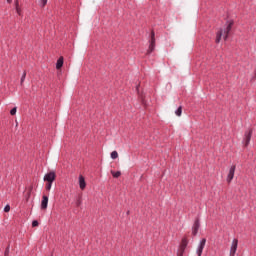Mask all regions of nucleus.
I'll return each mask as SVG.
<instances>
[{
	"mask_svg": "<svg viewBox=\"0 0 256 256\" xmlns=\"http://www.w3.org/2000/svg\"><path fill=\"white\" fill-rule=\"evenodd\" d=\"M238 245H239V240H237V238H234L232 240V244H231V248H230V255L231 256H235V254L237 253Z\"/></svg>",
	"mask_w": 256,
	"mask_h": 256,
	"instance_id": "obj_7",
	"label": "nucleus"
},
{
	"mask_svg": "<svg viewBox=\"0 0 256 256\" xmlns=\"http://www.w3.org/2000/svg\"><path fill=\"white\" fill-rule=\"evenodd\" d=\"M9 211H11V206L9 204H7L5 207H4V212L5 213H9Z\"/></svg>",
	"mask_w": 256,
	"mask_h": 256,
	"instance_id": "obj_22",
	"label": "nucleus"
},
{
	"mask_svg": "<svg viewBox=\"0 0 256 256\" xmlns=\"http://www.w3.org/2000/svg\"><path fill=\"white\" fill-rule=\"evenodd\" d=\"M231 29H233V21H227L226 27L221 28L216 34V43H221V37H223L224 41L229 39V33H231Z\"/></svg>",
	"mask_w": 256,
	"mask_h": 256,
	"instance_id": "obj_1",
	"label": "nucleus"
},
{
	"mask_svg": "<svg viewBox=\"0 0 256 256\" xmlns=\"http://www.w3.org/2000/svg\"><path fill=\"white\" fill-rule=\"evenodd\" d=\"M188 245H189V240L187 239V237H183L179 245L177 256H183V254L185 253V249H187Z\"/></svg>",
	"mask_w": 256,
	"mask_h": 256,
	"instance_id": "obj_2",
	"label": "nucleus"
},
{
	"mask_svg": "<svg viewBox=\"0 0 256 256\" xmlns=\"http://www.w3.org/2000/svg\"><path fill=\"white\" fill-rule=\"evenodd\" d=\"M9 255V247L6 248L5 250V256Z\"/></svg>",
	"mask_w": 256,
	"mask_h": 256,
	"instance_id": "obj_24",
	"label": "nucleus"
},
{
	"mask_svg": "<svg viewBox=\"0 0 256 256\" xmlns=\"http://www.w3.org/2000/svg\"><path fill=\"white\" fill-rule=\"evenodd\" d=\"M81 205H83V199L81 198V196H78L76 198V207H81Z\"/></svg>",
	"mask_w": 256,
	"mask_h": 256,
	"instance_id": "obj_14",
	"label": "nucleus"
},
{
	"mask_svg": "<svg viewBox=\"0 0 256 256\" xmlns=\"http://www.w3.org/2000/svg\"><path fill=\"white\" fill-rule=\"evenodd\" d=\"M79 181V187L83 191L87 187V183L85 182V177L83 175H80L78 178Z\"/></svg>",
	"mask_w": 256,
	"mask_h": 256,
	"instance_id": "obj_11",
	"label": "nucleus"
},
{
	"mask_svg": "<svg viewBox=\"0 0 256 256\" xmlns=\"http://www.w3.org/2000/svg\"><path fill=\"white\" fill-rule=\"evenodd\" d=\"M111 175L112 177H114L115 179H118V177H121V171H111Z\"/></svg>",
	"mask_w": 256,
	"mask_h": 256,
	"instance_id": "obj_15",
	"label": "nucleus"
},
{
	"mask_svg": "<svg viewBox=\"0 0 256 256\" xmlns=\"http://www.w3.org/2000/svg\"><path fill=\"white\" fill-rule=\"evenodd\" d=\"M48 205H49V196L43 195L42 201H41V209L42 210L47 209Z\"/></svg>",
	"mask_w": 256,
	"mask_h": 256,
	"instance_id": "obj_10",
	"label": "nucleus"
},
{
	"mask_svg": "<svg viewBox=\"0 0 256 256\" xmlns=\"http://www.w3.org/2000/svg\"><path fill=\"white\" fill-rule=\"evenodd\" d=\"M182 113H183V107L180 106V107H178V108L176 109L175 115H176L177 117H181Z\"/></svg>",
	"mask_w": 256,
	"mask_h": 256,
	"instance_id": "obj_13",
	"label": "nucleus"
},
{
	"mask_svg": "<svg viewBox=\"0 0 256 256\" xmlns=\"http://www.w3.org/2000/svg\"><path fill=\"white\" fill-rule=\"evenodd\" d=\"M51 187H53V182H47L46 191H51Z\"/></svg>",
	"mask_w": 256,
	"mask_h": 256,
	"instance_id": "obj_19",
	"label": "nucleus"
},
{
	"mask_svg": "<svg viewBox=\"0 0 256 256\" xmlns=\"http://www.w3.org/2000/svg\"><path fill=\"white\" fill-rule=\"evenodd\" d=\"M119 157V153L117 151L111 152V159H117Z\"/></svg>",
	"mask_w": 256,
	"mask_h": 256,
	"instance_id": "obj_18",
	"label": "nucleus"
},
{
	"mask_svg": "<svg viewBox=\"0 0 256 256\" xmlns=\"http://www.w3.org/2000/svg\"><path fill=\"white\" fill-rule=\"evenodd\" d=\"M47 1L48 0H39L40 7H45V5H47Z\"/></svg>",
	"mask_w": 256,
	"mask_h": 256,
	"instance_id": "obj_20",
	"label": "nucleus"
},
{
	"mask_svg": "<svg viewBox=\"0 0 256 256\" xmlns=\"http://www.w3.org/2000/svg\"><path fill=\"white\" fill-rule=\"evenodd\" d=\"M63 67V57H60L56 62V69H61Z\"/></svg>",
	"mask_w": 256,
	"mask_h": 256,
	"instance_id": "obj_12",
	"label": "nucleus"
},
{
	"mask_svg": "<svg viewBox=\"0 0 256 256\" xmlns=\"http://www.w3.org/2000/svg\"><path fill=\"white\" fill-rule=\"evenodd\" d=\"M207 243V239L202 238L197 246L196 255L201 256L203 255V249H205V245Z\"/></svg>",
	"mask_w": 256,
	"mask_h": 256,
	"instance_id": "obj_3",
	"label": "nucleus"
},
{
	"mask_svg": "<svg viewBox=\"0 0 256 256\" xmlns=\"http://www.w3.org/2000/svg\"><path fill=\"white\" fill-rule=\"evenodd\" d=\"M235 169H237V166L232 165L229 169L226 181L227 183H231L233 181V177H235Z\"/></svg>",
	"mask_w": 256,
	"mask_h": 256,
	"instance_id": "obj_5",
	"label": "nucleus"
},
{
	"mask_svg": "<svg viewBox=\"0 0 256 256\" xmlns=\"http://www.w3.org/2000/svg\"><path fill=\"white\" fill-rule=\"evenodd\" d=\"M26 77H27V72H23V74L21 76V80H20L21 85H23V83H25V78Z\"/></svg>",
	"mask_w": 256,
	"mask_h": 256,
	"instance_id": "obj_17",
	"label": "nucleus"
},
{
	"mask_svg": "<svg viewBox=\"0 0 256 256\" xmlns=\"http://www.w3.org/2000/svg\"><path fill=\"white\" fill-rule=\"evenodd\" d=\"M201 227V222L199 221V219H196L194 221V224L192 226V235L193 237H196V235L199 233V228Z\"/></svg>",
	"mask_w": 256,
	"mask_h": 256,
	"instance_id": "obj_9",
	"label": "nucleus"
},
{
	"mask_svg": "<svg viewBox=\"0 0 256 256\" xmlns=\"http://www.w3.org/2000/svg\"><path fill=\"white\" fill-rule=\"evenodd\" d=\"M32 227H39V222L37 220L32 221Z\"/></svg>",
	"mask_w": 256,
	"mask_h": 256,
	"instance_id": "obj_23",
	"label": "nucleus"
},
{
	"mask_svg": "<svg viewBox=\"0 0 256 256\" xmlns=\"http://www.w3.org/2000/svg\"><path fill=\"white\" fill-rule=\"evenodd\" d=\"M252 135H253L252 129L245 132L244 139H243L245 147H247L249 145V143H251Z\"/></svg>",
	"mask_w": 256,
	"mask_h": 256,
	"instance_id": "obj_6",
	"label": "nucleus"
},
{
	"mask_svg": "<svg viewBox=\"0 0 256 256\" xmlns=\"http://www.w3.org/2000/svg\"><path fill=\"white\" fill-rule=\"evenodd\" d=\"M148 54H151L152 51H155V32H151V39L149 40Z\"/></svg>",
	"mask_w": 256,
	"mask_h": 256,
	"instance_id": "obj_8",
	"label": "nucleus"
},
{
	"mask_svg": "<svg viewBox=\"0 0 256 256\" xmlns=\"http://www.w3.org/2000/svg\"><path fill=\"white\" fill-rule=\"evenodd\" d=\"M15 9L18 15H21V8H19V1H15Z\"/></svg>",
	"mask_w": 256,
	"mask_h": 256,
	"instance_id": "obj_16",
	"label": "nucleus"
},
{
	"mask_svg": "<svg viewBox=\"0 0 256 256\" xmlns=\"http://www.w3.org/2000/svg\"><path fill=\"white\" fill-rule=\"evenodd\" d=\"M57 175L54 171L48 172L44 175L43 181H47V183H53L56 179Z\"/></svg>",
	"mask_w": 256,
	"mask_h": 256,
	"instance_id": "obj_4",
	"label": "nucleus"
},
{
	"mask_svg": "<svg viewBox=\"0 0 256 256\" xmlns=\"http://www.w3.org/2000/svg\"><path fill=\"white\" fill-rule=\"evenodd\" d=\"M10 115H17V107H14L10 110Z\"/></svg>",
	"mask_w": 256,
	"mask_h": 256,
	"instance_id": "obj_21",
	"label": "nucleus"
},
{
	"mask_svg": "<svg viewBox=\"0 0 256 256\" xmlns=\"http://www.w3.org/2000/svg\"><path fill=\"white\" fill-rule=\"evenodd\" d=\"M12 0H7L8 3H11Z\"/></svg>",
	"mask_w": 256,
	"mask_h": 256,
	"instance_id": "obj_25",
	"label": "nucleus"
}]
</instances>
